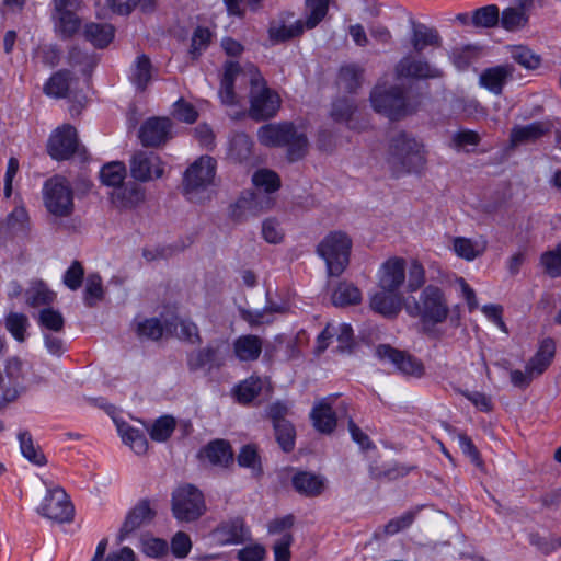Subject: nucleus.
<instances>
[{
  "label": "nucleus",
  "mask_w": 561,
  "mask_h": 561,
  "mask_svg": "<svg viewBox=\"0 0 561 561\" xmlns=\"http://www.w3.org/2000/svg\"><path fill=\"white\" fill-rule=\"evenodd\" d=\"M386 163L396 176L420 172L426 163L424 146L407 133H399L389 140Z\"/></svg>",
  "instance_id": "nucleus-1"
},
{
  "label": "nucleus",
  "mask_w": 561,
  "mask_h": 561,
  "mask_svg": "<svg viewBox=\"0 0 561 561\" xmlns=\"http://www.w3.org/2000/svg\"><path fill=\"white\" fill-rule=\"evenodd\" d=\"M407 289L411 293L419 290L425 284V268L417 260H412L407 265L403 257L392 256L386 260L378 271V286L382 290L397 291L407 279Z\"/></svg>",
  "instance_id": "nucleus-2"
},
{
  "label": "nucleus",
  "mask_w": 561,
  "mask_h": 561,
  "mask_svg": "<svg viewBox=\"0 0 561 561\" xmlns=\"http://www.w3.org/2000/svg\"><path fill=\"white\" fill-rule=\"evenodd\" d=\"M257 139L266 147H287V158L295 162L302 159L309 147L307 136L298 131L293 123H270L257 130Z\"/></svg>",
  "instance_id": "nucleus-3"
},
{
  "label": "nucleus",
  "mask_w": 561,
  "mask_h": 561,
  "mask_svg": "<svg viewBox=\"0 0 561 561\" xmlns=\"http://www.w3.org/2000/svg\"><path fill=\"white\" fill-rule=\"evenodd\" d=\"M249 115L256 121L273 117L280 107V98L266 85V81L253 65H249Z\"/></svg>",
  "instance_id": "nucleus-4"
},
{
  "label": "nucleus",
  "mask_w": 561,
  "mask_h": 561,
  "mask_svg": "<svg viewBox=\"0 0 561 561\" xmlns=\"http://www.w3.org/2000/svg\"><path fill=\"white\" fill-rule=\"evenodd\" d=\"M43 202L46 210L55 218H69L75 213L73 188L61 175H55L44 183Z\"/></svg>",
  "instance_id": "nucleus-5"
},
{
  "label": "nucleus",
  "mask_w": 561,
  "mask_h": 561,
  "mask_svg": "<svg viewBox=\"0 0 561 561\" xmlns=\"http://www.w3.org/2000/svg\"><path fill=\"white\" fill-rule=\"evenodd\" d=\"M449 312L448 301L443 289L435 285H427L420 293L412 314L419 317L425 325H436L444 323Z\"/></svg>",
  "instance_id": "nucleus-6"
},
{
  "label": "nucleus",
  "mask_w": 561,
  "mask_h": 561,
  "mask_svg": "<svg viewBox=\"0 0 561 561\" xmlns=\"http://www.w3.org/2000/svg\"><path fill=\"white\" fill-rule=\"evenodd\" d=\"M351 239L341 231L329 233L318 245V254L325 261L329 276L341 275L350 262Z\"/></svg>",
  "instance_id": "nucleus-7"
},
{
  "label": "nucleus",
  "mask_w": 561,
  "mask_h": 561,
  "mask_svg": "<svg viewBox=\"0 0 561 561\" xmlns=\"http://www.w3.org/2000/svg\"><path fill=\"white\" fill-rule=\"evenodd\" d=\"M171 510L180 522H194L206 511L202 492L192 484L178 486L172 493Z\"/></svg>",
  "instance_id": "nucleus-8"
},
{
  "label": "nucleus",
  "mask_w": 561,
  "mask_h": 561,
  "mask_svg": "<svg viewBox=\"0 0 561 561\" xmlns=\"http://www.w3.org/2000/svg\"><path fill=\"white\" fill-rule=\"evenodd\" d=\"M217 162L210 156H202L185 171L183 178V192L188 199L194 201L199 191L213 184L216 175Z\"/></svg>",
  "instance_id": "nucleus-9"
},
{
  "label": "nucleus",
  "mask_w": 561,
  "mask_h": 561,
  "mask_svg": "<svg viewBox=\"0 0 561 561\" xmlns=\"http://www.w3.org/2000/svg\"><path fill=\"white\" fill-rule=\"evenodd\" d=\"M37 513L55 523H66L73 517V506L66 491L58 485H54L47 489L37 507Z\"/></svg>",
  "instance_id": "nucleus-10"
},
{
  "label": "nucleus",
  "mask_w": 561,
  "mask_h": 561,
  "mask_svg": "<svg viewBox=\"0 0 561 561\" xmlns=\"http://www.w3.org/2000/svg\"><path fill=\"white\" fill-rule=\"evenodd\" d=\"M374 110L390 119H399L407 115L408 106L403 91L398 87L382 89L377 87L370 94Z\"/></svg>",
  "instance_id": "nucleus-11"
},
{
  "label": "nucleus",
  "mask_w": 561,
  "mask_h": 561,
  "mask_svg": "<svg viewBox=\"0 0 561 561\" xmlns=\"http://www.w3.org/2000/svg\"><path fill=\"white\" fill-rule=\"evenodd\" d=\"M131 176L139 182L160 179L164 174V163L153 152L137 151L129 163Z\"/></svg>",
  "instance_id": "nucleus-12"
},
{
  "label": "nucleus",
  "mask_w": 561,
  "mask_h": 561,
  "mask_svg": "<svg viewBox=\"0 0 561 561\" xmlns=\"http://www.w3.org/2000/svg\"><path fill=\"white\" fill-rule=\"evenodd\" d=\"M397 78L436 79L443 76L440 69L432 66L425 58L411 55L402 57L394 67Z\"/></svg>",
  "instance_id": "nucleus-13"
},
{
  "label": "nucleus",
  "mask_w": 561,
  "mask_h": 561,
  "mask_svg": "<svg viewBox=\"0 0 561 561\" xmlns=\"http://www.w3.org/2000/svg\"><path fill=\"white\" fill-rule=\"evenodd\" d=\"M157 515L156 502L148 499L140 500L127 514L119 530V539H125L135 530L150 524Z\"/></svg>",
  "instance_id": "nucleus-14"
},
{
  "label": "nucleus",
  "mask_w": 561,
  "mask_h": 561,
  "mask_svg": "<svg viewBox=\"0 0 561 561\" xmlns=\"http://www.w3.org/2000/svg\"><path fill=\"white\" fill-rule=\"evenodd\" d=\"M78 147L77 130L71 125H64L55 130L48 141V153L53 159H69Z\"/></svg>",
  "instance_id": "nucleus-15"
},
{
  "label": "nucleus",
  "mask_w": 561,
  "mask_h": 561,
  "mask_svg": "<svg viewBox=\"0 0 561 561\" xmlns=\"http://www.w3.org/2000/svg\"><path fill=\"white\" fill-rule=\"evenodd\" d=\"M291 485L299 495L313 499L325 492L328 480L323 474L298 470L291 477Z\"/></svg>",
  "instance_id": "nucleus-16"
},
{
  "label": "nucleus",
  "mask_w": 561,
  "mask_h": 561,
  "mask_svg": "<svg viewBox=\"0 0 561 561\" xmlns=\"http://www.w3.org/2000/svg\"><path fill=\"white\" fill-rule=\"evenodd\" d=\"M171 127V121L167 117L147 119L139 130L141 144L146 147H157L164 144L170 137Z\"/></svg>",
  "instance_id": "nucleus-17"
},
{
  "label": "nucleus",
  "mask_w": 561,
  "mask_h": 561,
  "mask_svg": "<svg viewBox=\"0 0 561 561\" xmlns=\"http://www.w3.org/2000/svg\"><path fill=\"white\" fill-rule=\"evenodd\" d=\"M515 68L504 64L484 69L479 76V84L489 92L500 95L506 82L512 79Z\"/></svg>",
  "instance_id": "nucleus-18"
},
{
  "label": "nucleus",
  "mask_w": 561,
  "mask_h": 561,
  "mask_svg": "<svg viewBox=\"0 0 561 561\" xmlns=\"http://www.w3.org/2000/svg\"><path fill=\"white\" fill-rule=\"evenodd\" d=\"M238 80L242 82L249 81V66L247 69H241L237 64L228 62L226 65L219 92L224 104L234 105L238 103L237 96L233 92V83Z\"/></svg>",
  "instance_id": "nucleus-19"
},
{
  "label": "nucleus",
  "mask_w": 561,
  "mask_h": 561,
  "mask_svg": "<svg viewBox=\"0 0 561 561\" xmlns=\"http://www.w3.org/2000/svg\"><path fill=\"white\" fill-rule=\"evenodd\" d=\"M111 201L116 208L131 209L145 201V190L136 183H129L115 190Z\"/></svg>",
  "instance_id": "nucleus-20"
},
{
  "label": "nucleus",
  "mask_w": 561,
  "mask_h": 561,
  "mask_svg": "<svg viewBox=\"0 0 561 561\" xmlns=\"http://www.w3.org/2000/svg\"><path fill=\"white\" fill-rule=\"evenodd\" d=\"M293 18L291 13L286 14L278 21H273L268 28V34L272 41L274 42H284L296 36H299L304 32V27L306 22L302 23L300 20H296L290 22L289 20Z\"/></svg>",
  "instance_id": "nucleus-21"
},
{
  "label": "nucleus",
  "mask_w": 561,
  "mask_h": 561,
  "mask_svg": "<svg viewBox=\"0 0 561 561\" xmlns=\"http://www.w3.org/2000/svg\"><path fill=\"white\" fill-rule=\"evenodd\" d=\"M263 350V341L260 336L244 334L237 337L233 342V353L241 362L256 360Z\"/></svg>",
  "instance_id": "nucleus-22"
},
{
  "label": "nucleus",
  "mask_w": 561,
  "mask_h": 561,
  "mask_svg": "<svg viewBox=\"0 0 561 561\" xmlns=\"http://www.w3.org/2000/svg\"><path fill=\"white\" fill-rule=\"evenodd\" d=\"M550 124L534 122L525 126H515L510 134L511 145L516 147L522 144L534 142L550 131Z\"/></svg>",
  "instance_id": "nucleus-23"
},
{
  "label": "nucleus",
  "mask_w": 561,
  "mask_h": 561,
  "mask_svg": "<svg viewBox=\"0 0 561 561\" xmlns=\"http://www.w3.org/2000/svg\"><path fill=\"white\" fill-rule=\"evenodd\" d=\"M401 306L402 298L397 291L380 289V291L370 297V308L385 317L397 316L401 310Z\"/></svg>",
  "instance_id": "nucleus-24"
},
{
  "label": "nucleus",
  "mask_w": 561,
  "mask_h": 561,
  "mask_svg": "<svg viewBox=\"0 0 561 561\" xmlns=\"http://www.w3.org/2000/svg\"><path fill=\"white\" fill-rule=\"evenodd\" d=\"M554 356L556 342L551 337H546L540 342L536 354L527 362L526 365L536 377H539L551 365Z\"/></svg>",
  "instance_id": "nucleus-25"
},
{
  "label": "nucleus",
  "mask_w": 561,
  "mask_h": 561,
  "mask_svg": "<svg viewBox=\"0 0 561 561\" xmlns=\"http://www.w3.org/2000/svg\"><path fill=\"white\" fill-rule=\"evenodd\" d=\"M533 5V0H518L517 7L506 8L500 18L502 27L515 31L524 27L528 22L527 12Z\"/></svg>",
  "instance_id": "nucleus-26"
},
{
  "label": "nucleus",
  "mask_w": 561,
  "mask_h": 561,
  "mask_svg": "<svg viewBox=\"0 0 561 561\" xmlns=\"http://www.w3.org/2000/svg\"><path fill=\"white\" fill-rule=\"evenodd\" d=\"M411 45L415 53L421 54L426 47H439L442 38L435 28L425 25H414Z\"/></svg>",
  "instance_id": "nucleus-27"
},
{
  "label": "nucleus",
  "mask_w": 561,
  "mask_h": 561,
  "mask_svg": "<svg viewBox=\"0 0 561 561\" xmlns=\"http://www.w3.org/2000/svg\"><path fill=\"white\" fill-rule=\"evenodd\" d=\"M313 426L321 433H331L336 426V417L331 405L325 401H319L311 411Z\"/></svg>",
  "instance_id": "nucleus-28"
},
{
  "label": "nucleus",
  "mask_w": 561,
  "mask_h": 561,
  "mask_svg": "<svg viewBox=\"0 0 561 561\" xmlns=\"http://www.w3.org/2000/svg\"><path fill=\"white\" fill-rule=\"evenodd\" d=\"M205 457L214 466L227 467L233 462V451L225 440H215L205 448Z\"/></svg>",
  "instance_id": "nucleus-29"
},
{
  "label": "nucleus",
  "mask_w": 561,
  "mask_h": 561,
  "mask_svg": "<svg viewBox=\"0 0 561 561\" xmlns=\"http://www.w3.org/2000/svg\"><path fill=\"white\" fill-rule=\"evenodd\" d=\"M85 38L95 47L103 48L114 38V27L106 23H89L84 28Z\"/></svg>",
  "instance_id": "nucleus-30"
},
{
  "label": "nucleus",
  "mask_w": 561,
  "mask_h": 561,
  "mask_svg": "<svg viewBox=\"0 0 561 561\" xmlns=\"http://www.w3.org/2000/svg\"><path fill=\"white\" fill-rule=\"evenodd\" d=\"M20 449L24 458L36 466H44L47 462L41 447L34 442L32 435L27 431L18 434Z\"/></svg>",
  "instance_id": "nucleus-31"
},
{
  "label": "nucleus",
  "mask_w": 561,
  "mask_h": 561,
  "mask_svg": "<svg viewBox=\"0 0 561 561\" xmlns=\"http://www.w3.org/2000/svg\"><path fill=\"white\" fill-rule=\"evenodd\" d=\"M332 302L337 307L357 305L362 300L360 290L352 283L341 282L332 294Z\"/></svg>",
  "instance_id": "nucleus-32"
},
{
  "label": "nucleus",
  "mask_w": 561,
  "mask_h": 561,
  "mask_svg": "<svg viewBox=\"0 0 561 561\" xmlns=\"http://www.w3.org/2000/svg\"><path fill=\"white\" fill-rule=\"evenodd\" d=\"M274 205V199L267 195V193H253L250 197L240 198L236 206L238 208L249 210L251 215H257L259 213L271 209Z\"/></svg>",
  "instance_id": "nucleus-33"
},
{
  "label": "nucleus",
  "mask_w": 561,
  "mask_h": 561,
  "mask_svg": "<svg viewBox=\"0 0 561 561\" xmlns=\"http://www.w3.org/2000/svg\"><path fill=\"white\" fill-rule=\"evenodd\" d=\"M485 242L482 245H479L476 241L465 237H456L453 240L454 252L457 256L466 261H473L481 256L485 251Z\"/></svg>",
  "instance_id": "nucleus-34"
},
{
  "label": "nucleus",
  "mask_w": 561,
  "mask_h": 561,
  "mask_svg": "<svg viewBox=\"0 0 561 561\" xmlns=\"http://www.w3.org/2000/svg\"><path fill=\"white\" fill-rule=\"evenodd\" d=\"M72 77L69 71H58L54 73L44 87V92L48 96L56 99L67 96L71 85Z\"/></svg>",
  "instance_id": "nucleus-35"
},
{
  "label": "nucleus",
  "mask_w": 561,
  "mask_h": 561,
  "mask_svg": "<svg viewBox=\"0 0 561 561\" xmlns=\"http://www.w3.org/2000/svg\"><path fill=\"white\" fill-rule=\"evenodd\" d=\"M262 380L260 377L251 376L240 382L233 390L236 399L239 403H250L262 390Z\"/></svg>",
  "instance_id": "nucleus-36"
},
{
  "label": "nucleus",
  "mask_w": 561,
  "mask_h": 561,
  "mask_svg": "<svg viewBox=\"0 0 561 561\" xmlns=\"http://www.w3.org/2000/svg\"><path fill=\"white\" fill-rule=\"evenodd\" d=\"M152 64L149 57L139 55L133 68L131 81L138 89L144 90L152 78Z\"/></svg>",
  "instance_id": "nucleus-37"
},
{
  "label": "nucleus",
  "mask_w": 561,
  "mask_h": 561,
  "mask_svg": "<svg viewBox=\"0 0 561 561\" xmlns=\"http://www.w3.org/2000/svg\"><path fill=\"white\" fill-rule=\"evenodd\" d=\"M218 531L222 536L221 541L224 543H240L244 541L249 535L243 520L240 518L224 524Z\"/></svg>",
  "instance_id": "nucleus-38"
},
{
  "label": "nucleus",
  "mask_w": 561,
  "mask_h": 561,
  "mask_svg": "<svg viewBox=\"0 0 561 561\" xmlns=\"http://www.w3.org/2000/svg\"><path fill=\"white\" fill-rule=\"evenodd\" d=\"M500 12L495 4H489L473 11L471 23L476 27L490 28L499 24Z\"/></svg>",
  "instance_id": "nucleus-39"
},
{
  "label": "nucleus",
  "mask_w": 561,
  "mask_h": 561,
  "mask_svg": "<svg viewBox=\"0 0 561 561\" xmlns=\"http://www.w3.org/2000/svg\"><path fill=\"white\" fill-rule=\"evenodd\" d=\"M170 330L181 340L188 343H198L201 341L198 329L192 321L175 318L168 324Z\"/></svg>",
  "instance_id": "nucleus-40"
},
{
  "label": "nucleus",
  "mask_w": 561,
  "mask_h": 561,
  "mask_svg": "<svg viewBox=\"0 0 561 561\" xmlns=\"http://www.w3.org/2000/svg\"><path fill=\"white\" fill-rule=\"evenodd\" d=\"M100 178L103 184L118 187L126 178V168L122 162H110L101 169Z\"/></svg>",
  "instance_id": "nucleus-41"
},
{
  "label": "nucleus",
  "mask_w": 561,
  "mask_h": 561,
  "mask_svg": "<svg viewBox=\"0 0 561 561\" xmlns=\"http://www.w3.org/2000/svg\"><path fill=\"white\" fill-rule=\"evenodd\" d=\"M119 434L125 444L129 445L130 448L138 455H142L147 451L148 442L142 433L130 426L119 425Z\"/></svg>",
  "instance_id": "nucleus-42"
},
{
  "label": "nucleus",
  "mask_w": 561,
  "mask_h": 561,
  "mask_svg": "<svg viewBox=\"0 0 561 561\" xmlns=\"http://www.w3.org/2000/svg\"><path fill=\"white\" fill-rule=\"evenodd\" d=\"M363 69L356 65L343 66L340 69L337 83L346 91H354L360 85Z\"/></svg>",
  "instance_id": "nucleus-43"
},
{
  "label": "nucleus",
  "mask_w": 561,
  "mask_h": 561,
  "mask_svg": "<svg viewBox=\"0 0 561 561\" xmlns=\"http://www.w3.org/2000/svg\"><path fill=\"white\" fill-rule=\"evenodd\" d=\"M252 141L245 134H236L230 140L229 154L236 161H243L251 154Z\"/></svg>",
  "instance_id": "nucleus-44"
},
{
  "label": "nucleus",
  "mask_w": 561,
  "mask_h": 561,
  "mask_svg": "<svg viewBox=\"0 0 561 561\" xmlns=\"http://www.w3.org/2000/svg\"><path fill=\"white\" fill-rule=\"evenodd\" d=\"M252 182L257 188H263V193L275 192L280 186V179L274 171L262 169L252 176Z\"/></svg>",
  "instance_id": "nucleus-45"
},
{
  "label": "nucleus",
  "mask_w": 561,
  "mask_h": 561,
  "mask_svg": "<svg viewBox=\"0 0 561 561\" xmlns=\"http://www.w3.org/2000/svg\"><path fill=\"white\" fill-rule=\"evenodd\" d=\"M510 53L511 57L526 69H536L540 65V57L526 46H513Z\"/></svg>",
  "instance_id": "nucleus-46"
},
{
  "label": "nucleus",
  "mask_w": 561,
  "mask_h": 561,
  "mask_svg": "<svg viewBox=\"0 0 561 561\" xmlns=\"http://www.w3.org/2000/svg\"><path fill=\"white\" fill-rule=\"evenodd\" d=\"M330 0H306L309 15L306 20L307 28L316 27L327 15Z\"/></svg>",
  "instance_id": "nucleus-47"
},
{
  "label": "nucleus",
  "mask_w": 561,
  "mask_h": 561,
  "mask_svg": "<svg viewBox=\"0 0 561 561\" xmlns=\"http://www.w3.org/2000/svg\"><path fill=\"white\" fill-rule=\"evenodd\" d=\"M540 263L549 276L558 277L561 275V241L553 250L541 255Z\"/></svg>",
  "instance_id": "nucleus-48"
},
{
  "label": "nucleus",
  "mask_w": 561,
  "mask_h": 561,
  "mask_svg": "<svg viewBox=\"0 0 561 561\" xmlns=\"http://www.w3.org/2000/svg\"><path fill=\"white\" fill-rule=\"evenodd\" d=\"M27 325L28 320L23 313L11 312L5 318L7 330L19 342H23L25 340V331Z\"/></svg>",
  "instance_id": "nucleus-49"
},
{
  "label": "nucleus",
  "mask_w": 561,
  "mask_h": 561,
  "mask_svg": "<svg viewBox=\"0 0 561 561\" xmlns=\"http://www.w3.org/2000/svg\"><path fill=\"white\" fill-rule=\"evenodd\" d=\"M275 434L279 446L285 451L293 450L295 446V430L288 421H278L275 423Z\"/></svg>",
  "instance_id": "nucleus-50"
},
{
  "label": "nucleus",
  "mask_w": 561,
  "mask_h": 561,
  "mask_svg": "<svg viewBox=\"0 0 561 561\" xmlns=\"http://www.w3.org/2000/svg\"><path fill=\"white\" fill-rule=\"evenodd\" d=\"M103 298L102 278L98 274H90L87 278L84 301L87 306L92 307L96 301Z\"/></svg>",
  "instance_id": "nucleus-51"
},
{
  "label": "nucleus",
  "mask_w": 561,
  "mask_h": 561,
  "mask_svg": "<svg viewBox=\"0 0 561 561\" xmlns=\"http://www.w3.org/2000/svg\"><path fill=\"white\" fill-rule=\"evenodd\" d=\"M174 428V419L171 416H162L153 423L150 430V437L156 442H164L171 436Z\"/></svg>",
  "instance_id": "nucleus-52"
},
{
  "label": "nucleus",
  "mask_w": 561,
  "mask_h": 561,
  "mask_svg": "<svg viewBox=\"0 0 561 561\" xmlns=\"http://www.w3.org/2000/svg\"><path fill=\"white\" fill-rule=\"evenodd\" d=\"M238 463L241 467L250 468L255 472H261V461L257 449L254 445H245L241 448L238 457Z\"/></svg>",
  "instance_id": "nucleus-53"
},
{
  "label": "nucleus",
  "mask_w": 561,
  "mask_h": 561,
  "mask_svg": "<svg viewBox=\"0 0 561 561\" xmlns=\"http://www.w3.org/2000/svg\"><path fill=\"white\" fill-rule=\"evenodd\" d=\"M399 371L405 376L421 378L425 375V366L421 359L405 352Z\"/></svg>",
  "instance_id": "nucleus-54"
},
{
  "label": "nucleus",
  "mask_w": 561,
  "mask_h": 561,
  "mask_svg": "<svg viewBox=\"0 0 561 561\" xmlns=\"http://www.w3.org/2000/svg\"><path fill=\"white\" fill-rule=\"evenodd\" d=\"M376 356L383 362H389L399 371L405 351L392 347L389 344H380L375 350Z\"/></svg>",
  "instance_id": "nucleus-55"
},
{
  "label": "nucleus",
  "mask_w": 561,
  "mask_h": 561,
  "mask_svg": "<svg viewBox=\"0 0 561 561\" xmlns=\"http://www.w3.org/2000/svg\"><path fill=\"white\" fill-rule=\"evenodd\" d=\"M262 236L266 242L278 244L284 240L285 233L276 219L267 218L262 224Z\"/></svg>",
  "instance_id": "nucleus-56"
},
{
  "label": "nucleus",
  "mask_w": 561,
  "mask_h": 561,
  "mask_svg": "<svg viewBox=\"0 0 561 561\" xmlns=\"http://www.w3.org/2000/svg\"><path fill=\"white\" fill-rule=\"evenodd\" d=\"M39 323L48 330L59 332L64 328L65 320L59 311L45 308L39 312Z\"/></svg>",
  "instance_id": "nucleus-57"
},
{
  "label": "nucleus",
  "mask_w": 561,
  "mask_h": 561,
  "mask_svg": "<svg viewBox=\"0 0 561 561\" xmlns=\"http://www.w3.org/2000/svg\"><path fill=\"white\" fill-rule=\"evenodd\" d=\"M172 115L184 123L192 124L197 119V111L195 107L186 102L184 99H180L173 105Z\"/></svg>",
  "instance_id": "nucleus-58"
},
{
  "label": "nucleus",
  "mask_w": 561,
  "mask_h": 561,
  "mask_svg": "<svg viewBox=\"0 0 561 561\" xmlns=\"http://www.w3.org/2000/svg\"><path fill=\"white\" fill-rule=\"evenodd\" d=\"M294 541L291 533H285L273 545L275 561H290V546Z\"/></svg>",
  "instance_id": "nucleus-59"
},
{
  "label": "nucleus",
  "mask_w": 561,
  "mask_h": 561,
  "mask_svg": "<svg viewBox=\"0 0 561 561\" xmlns=\"http://www.w3.org/2000/svg\"><path fill=\"white\" fill-rule=\"evenodd\" d=\"M141 551L150 558H161L168 553V543L160 538H145L141 542Z\"/></svg>",
  "instance_id": "nucleus-60"
},
{
  "label": "nucleus",
  "mask_w": 561,
  "mask_h": 561,
  "mask_svg": "<svg viewBox=\"0 0 561 561\" xmlns=\"http://www.w3.org/2000/svg\"><path fill=\"white\" fill-rule=\"evenodd\" d=\"M55 298V294L51 293L43 284L35 285L28 291L27 304L33 307L50 304Z\"/></svg>",
  "instance_id": "nucleus-61"
},
{
  "label": "nucleus",
  "mask_w": 561,
  "mask_h": 561,
  "mask_svg": "<svg viewBox=\"0 0 561 561\" xmlns=\"http://www.w3.org/2000/svg\"><path fill=\"white\" fill-rule=\"evenodd\" d=\"M192 549L190 536L184 531H178L171 539V551L176 558L186 557Z\"/></svg>",
  "instance_id": "nucleus-62"
},
{
  "label": "nucleus",
  "mask_w": 561,
  "mask_h": 561,
  "mask_svg": "<svg viewBox=\"0 0 561 561\" xmlns=\"http://www.w3.org/2000/svg\"><path fill=\"white\" fill-rule=\"evenodd\" d=\"M84 276V270L80 262L73 261L64 276V284L71 290H77Z\"/></svg>",
  "instance_id": "nucleus-63"
},
{
  "label": "nucleus",
  "mask_w": 561,
  "mask_h": 561,
  "mask_svg": "<svg viewBox=\"0 0 561 561\" xmlns=\"http://www.w3.org/2000/svg\"><path fill=\"white\" fill-rule=\"evenodd\" d=\"M216 359V350L213 347H205L188 357V366L192 370H197Z\"/></svg>",
  "instance_id": "nucleus-64"
}]
</instances>
